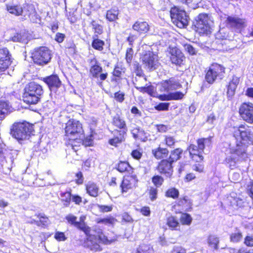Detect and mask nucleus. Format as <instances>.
I'll return each instance as SVG.
<instances>
[{"label": "nucleus", "mask_w": 253, "mask_h": 253, "mask_svg": "<svg viewBox=\"0 0 253 253\" xmlns=\"http://www.w3.org/2000/svg\"><path fill=\"white\" fill-rule=\"evenodd\" d=\"M32 130V126L28 123H14L10 129V134L18 140L28 138Z\"/></svg>", "instance_id": "nucleus-5"}, {"label": "nucleus", "mask_w": 253, "mask_h": 253, "mask_svg": "<svg viewBox=\"0 0 253 253\" xmlns=\"http://www.w3.org/2000/svg\"><path fill=\"white\" fill-rule=\"evenodd\" d=\"M170 15L172 22L178 27L182 28L188 25V16L186 15L185 11L180 10L174 7L171 9Z\"/></svg>", "instance_id": "nucleus-8"}, {"label": "nucleus", "mask_w": 253, "mask_h": 253, "mask_svg": "<svg viewBox=\"0 0 253 253\" xmlns=\"http://www.w3.org/2000/svg\"><path fill=\"white\" fill-rule=\"evenodd\" d=\"M180 221L182 224H190V216L187 213H182L180 217Z\"/></svg>", "instance_id": "nucleus-53"}, {"label": "nucleus", "mask_w": 253, "mask_h": 253, "mask_svg": "<svg viewBox=\"0 0 253 253\" xmlns=\"http://www.w3.org/2000/svg\"><path fill=\"white\" fill-rule=\"evenodd\" d=\"M132 29L140 34L146 33L149 30V26L146 22L136 21L132 26Z\"/></svg>", "instance_id": "nucleus-25"}, {"label": "nucleus", "mask_w": 253, "mask_h": 253, "mask_svg": "<svg viewBox=\"0 0 253 253\" xmlns=\"http://www.w3.org/2000/svg\"><path fill=\"white\" fill-rule=\"evenodd\" d=\"M179 191L175 188H170L166 192V196L167 197L172 198L174 199L178 197Z\"/></svg>", "instance_id": "nucleus-45"}, {"label": "nucleus", "mask_w": 253, "mask_h": 253, "mask_svg": "<svg viewBox=\"0 0 253 253\" xmlns=\"http://www.w3.org/2000/svg\"><path fill=\"white\" fill-rule=\"evenodd\" d=\"M117 169L119 171L124 172L125 171H129L131 168L127 162H120L117 166Z\"/></svg>", "instance_id": "nucleus-41"}, {"label": "nucleus", "mask_w": 253, "mask_h": 253, "mask_svg": "<svg viewBox=\"0 0 253 253\" xmlns=\"http://www.w3.org/2000/svg\"><path fill=\"white\" fill-rule=\"evenodd\" d=\"M168 153L166 148H158L157 150H153V153L155 157L158 159H162L165 157Z\"/></svg>", "instance_id": "nucleus-38"}, {"label": "nucleus", "mask_w": 253, "mask_h": 253, "mask_svg": "<svg viewBox=\"0 0 253 253\" xmlns=\"http://www.w3.org/2000/svg\"><path fill=\"white\" fill-rule=\"evenodd\" d=\"M116 221L117 220L113 217L98 219L97 221L98 223H103L106 225H113Z\"/></svg>", "instance_id": "nucleus-44"}, {"label": "nucleus", "mask_w": 253, "mask_h": 253, "mask_svg": "<svg viewBox=\"0 0 253 253\" xmlns=\"http://www.w3.org/2000/svg\"><path fill=\"white\" fill-rule=\"evenodd\" d=\"M239 113L244 120L253 123V104L250 102H245L240 107Z\"/></svg>", "instance_id": "nucleus-11"}, {"label": "nucleus", "mask_w": 253, "mask_h": 253, "mask_svg": "<svg viewBox=\"0 0 253 253\" xmlns=\"http://www.w3.org/2000/svg\"><path fill=\"white\" fill-rule=\"evenodd\" d=\"M40 97L31 92L29 89H24L23 95V100L24 102L29 104H36L40 101Z\"/></svg>", "instance_id": "nucleus-22"}, {"label": "nucleus", "mask_w": 253, "mask_h": 253, "mask_svg": "<svg viewBox=\"0 0 253 253\" xmlns=\"http://www.w3.org/2000/svg\"><path fill=\"white\" fill-rule=\"evenodd\" d=\"M102 68L99 65L97 61L94 59L91 62L90 73L92 77L98 79L100 81H104L108 76L107 73H102Z\"/></svg>", "instance_id": "nucleus-12"}, {"label": "nucleus", "mask_w": 253, "mask_h": 253, "mask_svg": "<svg viewBox=\"0 0 253 253\" xmlns=\"http://www.w3.org/2000/svg\"><path fill=\"white\" fill-rule=\"evenodd\" d=\"M132 134L133 135V137L135 139H138L142 140L143 141H145L144 138L143 139L142 137H140V134H144V132L143 130H140L137 128L133 129L132 130Z\"/></svg>", "instance_id": "nucleus-52"}, {"label": "nucleus", "mask_w": 253, "mask_h": 253, "mask_svg": "<svg viewBox=\"0 0 253 253\" xmlns=\"http://www.w3.org/2000/svg\"><path fill=\"white\" fill-rule=\"evenodd\" d=\"M12 111V108L9 103L4 100H0V119H4L5 116Z\"/></svg>", "instance_id": "nucleus-26"}, {"label": "nucleus", "mask_w": 253, "mask_h": 253, "mask_svg": "<svg viewBox=\"0 0 253 253\" xmlns=\"http://www.w3.org/2000/svg\"><path fill=\"white\" fill-rule=\"evenodd\" d=\"M91 25L94 31L93 36H96V37H98L99 35L103 33V29L102 26L99 24L97 22L92 20L91 22Z\"/></svg>", "instance_id": "nucleus-33"}, {"label": "nucleus", "mask_w": 253, "mask_h": 253, "mask_svg": "<svg viewBox=\"0 0 253 253\" xmlns=\"http://www.w3.org/2000/svg\"><path fill=\"white\" fill-rule=\"evenodd\" d=\"M172 163L166 160H162L159 164L157 169L161 173L165 174L166 176L170 177L172 173Z\"/></svg>", "instance_id": "nucleus-19"}, {"label": "nucleus", "mask_w": 253, "mask_h": 253, "mask_svg": "<svg viewBox=\"0 0 253 253\" xmlns=\"http://www.w3.org/2000/svg\"><path fill=\"white\" fill-rule=\"evenodd\" d=\"M136 182L135 179L131 176L125 178L121 185L122 192H126L128 190L132 189L135 186Z\"/></svg>", "instance_id": "nucleus-23"}, {"label": "nucleus", "mask_w": 253, "mask_h": 253, "mask_svg": "<svg viewBox=\"0 0 253 253\" xmlns=\"http://www.w3.org/2000/svg\"><path fill=\"white\" fill-rule=\"evenodd\" d=\"M170 59L172 63L175 65H180L182 63L184 56L180 50L177 48H172L170 51Z\"/></svg>", "instance_id": "nucleus-20"}, {"label": "nucleus", "mask_w": 253, "mask_h": 253, "mask_svg": "<svg viewBox=\"0 0 253 253\" xmlns=\"http://www.w3.org/2000/svg\"><path fill=\"white\" fill-rule=\"evenodd\" d=\"M240 78L233 76L232 80L229 82L227 86V96L229 99H231L234 95L235 90L239 84Z\"/></svg>", "instance_id": "nucleus-21"}, {"label": "nucleus", "mask_w": 253, "mask_h": 253, "mask_svg": "<svg viewBox=\"0 0 253 253\" xmlns=\"http://www.w3.org/2000/svg\"><path fill=\"white\" fill-rule=\"evenodd\" d=\"M225 68L220 64H213L209 68L205 79L209 84H212L216 80H221L224 77Z\"/></svg>", "instance_id": "nucleus-7"}, {"label": "nucleus", "mask_w": 253, "mask_h": 253, "mask_svg": "<svg viewBox=\"0 0 253 253\" xmlns=\"http://www.w3.org/2000/svg\"><path fill=\"white\" fill-rule=\"evenodd\" d=\"M230 155L227 156L225 160V164L231 169H234L237 163L240 160L245 159L246 158H242L240 149L232 146L230 149Z\"/></svg>", "instance_id": "nucleus-10"}, {"label": "nucleus", "mask_w": 253, "mask_h": 253, "mask_svg": "<svg viewBox=\"0 0 253 253\" xmlns=\"http://www.w3.org/2000/svg\"><path fill=\"white\" fill-rule=\"evenodd\" d=\"M233 195H230L227 197V201L229 202V205L234 209H237L242 207L243 206L244 202L239 197H237Z\"/></svg>", "instance_id": "nucleus-27"}, {"label": "nucleus", "mask_w": 253, "mask_h": 253, "mask_svg": "<svg viewBox=\"0 0 253 253\" xmlns=\"http://www.w3.org/2000/svg\"><path fill=\"white\" fill-rule=\"evenodd\" d=\"M76 182L78 184H81L84 182V177L81 171L77 172L76 174Z\"/></svg>", "instance_id": "nucleus-59"}, {"label": "nucleus", "mask_w": 253, "mask_h": 253, "mask_svg": "<svg viewBox=\"0 0 253 253\" xmlns=\"http://www.w3.org/2000/svg\"><path fill=\"white\" fill-rule=\"evenodd\" d=\"M225 22L227 27L237 30L246 26L245 19L235 16H227Z\"/></svg>", "instance_id": "nucleus-14"}, {"label": "nucleus", "mask_w": 253, "mask_h": 253, "mask_svg": "<svg viewBox=\"0 0 253 253\" xmlns=\"http://www.w3.org/2000/svg\"><path fill=\"white\" fill-rule=\"evenodd\" d=\"M118 10L112 9L108 10L106 14V18L110 21H114L117 19Z\"/></svg>", "instance_id": "nucleus-42"}, {"label": "nucleus", "mask_w": 253, "mask_h": 253, "mask_svg": "<svg viewBox=\"0 0 253 253\" xmlns=\"http://www.w3.org/2000/svg\"><path fill=\"white\" fill-rule=\"evenodd\" d=\"M65 38L64 34L58 33L56 34L55 40L58 42H62Z\"/></svg>", "instance_id": "nucleus-64"}, {"label": "nucleus", "mask_w": 253, "mask_h": 253, "mask_svg": "<svg viewBox=\"0 0 253 253\" xmlns=\"http://www.w3.org/2000/svg\"><path fill=\"white\" fill-rule=\"evenodd\" d=\"M42 81L48 85L50 90L59 88L61 85V82L56 75H52L43 78Z\"/></svg>", "instance_id": "nucleus-17"}, {"label": "nucleus", "mask_w": 253, "mask_h": 253, "mask_svg": "<svg viewBox=\"0 0 253 253\" xmlns=\"http://www.w3.org/2000/svg\"><path fill=\"white\" fill-rule=\"evenodd\" d=\"M169 94L170 100L181 99L184 96V94L180 91L170 92Z\"/></svg>", "instance_id": "nucleus-49"}, {"label": "nucleus", "mask_w": 253, "mask_h": 253, "mask_svg": "<svg viewBox=\"0 0 253 253\" xmlns=\"http://www.w3.org/2000/svg\"><path fill=\"white\" fill-rule=\"evenodd\" d=\"M137 89L142 93H147L151 96H153L155 93V88L150 85L148 86H136Z\"/></svg>", "instance_id": "nucleus-39"}, {"label": "nucleus", "mask_w": 253, "mask_h": 253, "mask_svg": "<svg viewBox=\"0 0 253 253\" xmlns=\"http://www.w3.org/2000/svg\"><path fill=\"white\" fill-rule=\"evenodd\" d=\"M161 86V90L167 92L177 89L181 86L179 82L174 78H170L163 82Z\"/></svg>", "instance_id": "nucleus-16"}, {"label": "nucleus", "mask_w": 253, "mask_h": 253, "mask_svg": "<svg viewBox=\"0 0 253 253\" xmlns=\"http://www.w3.org/2000/svg\"><path fill=\"white\" fill-rule=\"evenodd\" d=\"M169 105V103H160L155 108L159 111H166L168 110Z\"/></svg>", "instance_id": "nucleus-54"}, {"label": "nucleus", "mask_w": 253, "mask_h": 253, "mask_svg": "<svg viewBox=\"0 0 253 253\" xmlns=\"http://www.w3.org/2000/svg\"><path fill=\"white\" fill-rule=\"evenodd\" d=\"M98 210L102 212H107L109 211H111L113 207L112 206H105V205H100L99 204H96L94 206Z\"/></svg>", "instance_id": "nucleus-48"}, {"label": "nucleus", "mask_w": 253, "mask_h": 253, "mask_svg": "<svg viewBox=\"0 0 253 253\" xmlns=\"http://www.w3.org/2000/svg\"><path fill=\"white\" fill-rule=\"evenodd\" d=\"M156 127L158 131L162 133L166 132L170 129L169 126L163 124L157 125Z\"/></svg>", "instance_id": "nucleus-56"}, {"label": "nucleus", "mask_w": 253, "mask_h": 253, "mask_svg": "<svg viewBox=\"0 0 253 253\" xmlns=\"http://www.w3.org/2000/svg\"><path fill=\"white\" fill-rule=\"evenodd\" d=\"M25 88L27 90L29 89V91L36 95L37 96L41 97L43 93V90L42 86L35 82H31L27 84Z\"/></svg>", "instance_id": "nucleus-24"}, {"label": "nucleus", "mask_w": 253, "mask_h": 253, "mask_svg": "<svg viewBox=\"0 0 253 253\" xmlns=\"http://www.w3.org/2000/svg\"><path fill=\"white\" fill-rule=\"evenodd\" d=\"M144 67L149 71L157 69L159 66L158 56L153 52L148 51L141 57Z\"/></svg>", "instance_id": "nucleus-9"}, {"label": "nucleus", "mask_w": 253, "mask_h": 253, "mask_svg": "<svg viewBox=\"0 0 253 253\" xmlns=\"http://www.w3.org/2000/svg\"><path fill=\"white\" fill-rule=\"evenodd\" d=\"M230 238L231 242L233 243H237L242 238V233L239 231L232 233L230 235Z\"/></svg>", "instance_id": "nucleus-46"}, {"label": "nucleus", "mask_w": 253, "mask_h": 253, "mask_svg": "<svg viewBox=\"0 0 253 253\" xmlns=\"http://www.w3.org/2000/svg\"><path fill=\"white\" fill-rule=\"evenodd\" d=\"M244 244L249 247H253V237L247 236L244 241Z\"/></svg>", "instance_id": "nucleus-60"}, {"label": "nucleus", "mask_w": 253, "mask_h": 253, "mask_svg": "<svg viewBox=\"0 0 253 253\" xmlns=\"http://www.w3.org/2000/svg\"><path fill=\"white\" fill-rule=\"evenodd\" d=\"M11 55L6 48L0 49V72L7 69L11 63Z\"/></svg>", "instance_id": "nucleus-13"}, {"label": "nucleus", "mask_w": 253, "mask_h": 253, "mask_svg": "<svg viewBox=\"0 0 253 253\" xmlns=\"http://www.w3.org/2000/svg\"><path fill=\"white\" fill-rule=\"evenodd\" d=\"M167 224L171 230H177L179 227L177 219L173 216L168 218Z\"/></svg>", "instance_id": "nucleus-34"}, {"label": "nucleus", "mask_w": 253, "mask_h": 253, "mask_svg": "<svg viewBox=\"0 0 253 253\" xmlns=\"http://www.w3.org/2000/svg\"><path fill=\"white\" fill-rule=\"evenodd\" d=\"M133 51L131 48L127 49L126 53V60L127 63L131 62L132 58Z\"/></svg>", "instance_id": "nucleus-62"}, {"label": "nucleus", "mask_w": 253, "mask_h": 253, "mask_svg": "<svg viewBox=\"0 0 253 253\" xmlns=\"http://www.w3.org/2000/svg\"><path fill=\"white\" fill-rule=\"evenodd\" d=\"M31 57L35 64L44 66L51 59V51L45 46L36 48L31 52Z\"/></svg>", "instance_id": "nucleus-4"}, {"label": "nucleus", "mask_w": 253, "mask_h": 253, "mask_svg": "<svg viewBox=\"0 0 253 253\" xmlns=\"http://www.w3.org/2000/svg\"><path fill=\"white\" fill-rule=\"evenodd\" d=\"M208 139L201 138L197 140V146L191 145V165L192 163H196L193 164L192 169L197 172H201L203 170V166L201 162L203 159L202 153L205 149V141Z\"/></svg>", "instance_id": "nucleus-3"}, {"label": "nucleus", "mask_w": 253, "mask_h": 253, "mask_svg": "<svg viewBox=\"0 0 253 253\" xmlns=\"http://www.w3.org/2000/svg\"><path fill=\"white\" fill-rule=\"evenodd\" d=\"M38 218L39 219V222L41 226H45L48 224L49 219L47 217L45 216L44 215L40 214L37 215Z\"/></svg>", "instance_id": "nucleus-50"}, {"label": "nucleus", "mask_w": 253, "mask_h": 253, "mask_svg": "<svg viewBox=\"0 0 253 253\" xmlns=\"http://www.w3.org/2000/svg\"><path fill=\"white\" fill-rule=\"evenodd\" d=\"M182 150L180 149H176L171 152L170 155L169 161L172 163L177 161L180 158V155L182 153Z\"/></svg>", "instance_id": "nucleus-43"}, {"label": "nucleus", "mask_w": 253, "mask_h": 253, "mask_svg": "<svg viewBox=\"0 0 253 253\" xmlns=\"http://www.w3.org/2000/svg\"><path fill=\"white\" fill-rule=\"evenodd\" d=\"M66 219L68 221V222L71 224L74 225L75 227L78 228V221H77L76 220L77 217L71 214H68L66 216Z\"/></svg>", "instance_id": "nucleus-47"}, {"label": "nucleus", "mask_w": 253, "mask_h": 253, "mask_svg": "<svg viewBox=\"0 0 253 253\" xmlns=\"http://www.w3.org/2000/svg\"><path fill=\"white\" fill-rule=\"evenodd\" d=\"M55 238L59 241H64L66 240V237L63 232H57L54 235Z\"/></svg>", "instance_id": "nucleus-58"}, {"label": "nucleus", "mask_w": 253, "mask_h": 253, "mask_svg": "<svg viewBox=\"0 0 253 253\" xmlns=\"http://www.w3.org/2000/svg\"><path fill=\"white\" fill-rule=\"evenodd\" d=\"M92 47L94 49L99 51H102L104 49V46L105 45L104 41L99 39L98 37H96V36H92Z\"/></svg>", "instance_id": "nucleus-30"}, {"label": "nucleus", "mask_w": 253, "mask_h": 253, "mask_svg": "<svg viewBox=\"0 0 253 253\" xmlns=\"http://www.w3.org/2000/svg\"><path fill=\"white\" fill-rule=\"evenodd\" d=\"M115 98L119 102H122L124 100V94L122 92H117L114 94Z\"/></svg>", "instance_id": "nucleus-61"}, {"label": "nucleus", "mask_w": 253, "mask_h": 253, "mask_svg": "<svg viewBox=\"0 0 253 253\" xmlns=\"http://www.w3.org/2000/svg\"><path fill=\"white\" fill-rule=\"evenodd\" d=\"M72 196L71 193L69 192L61 194V201L63 203L64 207H67L69 206Z\"/></svg>", "instance_id": "nucleus-36"}, {"label": "nucleus", "mask_w": 253, "mask_h": 253, "mask_svg": "<svg viewBox=\"0 0 253 253\" xmlns=\"http://www.w3.org/2000/svg\"><path fill=\"white\" fill-rule=\"evenodd\" d=\"M117 132L119 133L118 135L113 138L109 140V143L110 145L117 147L118 144L121 143L122 142L125 141L126 134L125 131H118Z\"/></svg>", "instance_id": "nucleus-28"}, {"label": "nucleus", "mask_w": 253, "mask_h": 253, "mask_svg": "<svg viewBox=\"0 0 253 253\" xmlns=\"http://www.w3.org/2000/svg\"><path fill=\"white\" fill-rule=\"evenodd\" d=\"M113 125L116 127L121 129L120 131H125L126 134V132L127 131V128L126 126V124L124 120L119 116H115L113 118Z\"/></svg>", "instance_id": "nucleus-29"}, {"label": "nucleus", "mask_w": 253, "mask_h": 253, "mask_svg": "<svg viewBox=\"0 0 253 253\" xmlns=\"http://www.w3.org/2000/svg\"><path fill=\"white\" fill-rule=\"evenodd\" d=\"M87 193L91 196L96 197L98 196L99 189L94 183H89L86 186Z\"/></svg>", "instance_id": "nucleus-32"}, {"label": "nucleus", "mask_w": 253, "mask_h": 253, "mask_svg": "<svg viewBox=\"0 0 253 253\" xmlns=\"http://www.w3.org/2000/svg\"><path fill=\"white\" fill-rule=\"evenodd\" d=\"M219 238L214 235H210L207 239V243L209 247L212 250L218 249Z\"/></svg>", "instance_id": "nucleus-31"}, {"label": "nucleus", "mask_w": 253, "mask_h": 253, "mask_svg": "<svg viewBox=\"0 0 253 253\" xmlns=\"http://www.w3.org/2000/svg\"><path fill=\"white\" fill-rule=\"evenodd\" d=\"M13 162L12 154L6 149L0 148V170L6 164H12Z\"/></svg>", "instance_id": "nucleus-18"}, {"label": "nucleus", "mask_w": 253, "mask_h": 253, "mask_svg": "<svg viewBox=\"0 0 253 253\" xmlns=\"http://www.w3.org/2000/svg\"><path fill=\"white\" fill-rule=\"evenodd\" d=\"M163 181V178L159 175L154 176L152 178V182L156 187H159L161 186Z\"/></svg>", "instance_id": "nucleus-51"}, {"label": "nucleus", "mask_w": 253, "mask_h": 253, "mask_svg": "<svg viewBox=\"0 0 253 253\" xmlns=\"http://www.w3.org/2000/svg\"><path fill=\"white\" fill-rule=\"evenodd\" d=\"M131 156L132 157L136 160H139L142 156V154L137 150L132 151L131 152Z\"/></svg>", "instance_id": "nucleus-63"}, {"label": "nucleus", "mask_w": 253, "mask_h": 253, "mask_svg": "<svg viewBox=\"0 0 253 253\" xmlns=\"http://www.w3.org/2000/svg\"><path fill=\"white\" fill-rule=\"evenodd\" d=\"M7 10L11 14L18 16L23 12L22 7L20 5H10L7 6Z\"/></svg>", "instance_id": "nucleus-37"}, {"label": "nucleus", "mask_w": 253, "mask_h": 253, "mask_svg": "<svg viewBox=\"0 0 253 253\" xmlns=\"http://www.w3.org/2000/svg\"><path fill=\"white\" fill-rule=\"evenodd\" d=\"M65 132V139H68L70 141L68 145L75 151H77L78 147L81 144L84 145V143L82 125L77 120H69L66 124Z\"/></svg>", "instance_id": "nucleus-1"}, {"label": "nucleus", "mask_w": 253, "mask_h": 253, "mask_svg": "<svg viewBox=\"0 0 253 253\" xmlns=\"http://www.w3.org/2000/svg\"><path fill=\"white\" fill-rule=\"evenodd\" d=\"M166 144L169 147L173 146L175 143L174 138L170 136H165Z\"/></svg>", "instance_id": "nucleus-57"}, {"label": "nucleus", "mask_w": 253, "mask_h": 253, "mask_svg": "<svg viewBox=\"0 0 253 253\" xmlns=\"http://www.w3.org/2000/svg\"><path fill=\"white\" fill-rule=\"evenodd\" d=\"M85 216L82 215L80 217V221L78 222V229L83 231L85 234L89 232V227L86 225L84 220Z\"/></svg>", "instance_id": "nucleus-40"}, {"label": "nucleus", "mask_w": 253, "mask_h": 253, "mask_svg": "<svg viewBox=\"0 0 253 253\" xmlns=\"http://www.w3.org/2000/svg\"><path fill=\"white\" fill-rule=\"evenodd\" d=\"M213 23V21L207 14H200L196 19L195 28L199 34L208 35L211 32Z\"/></svg>", "instance_id": "nucleus-6"}, {"label": "nucleus", "mask_w": 253, "mask_h": 253, "mask_svg": "<svg viewBox=\"0 0 253 253\" xmlns=\"http://www.w3.org/2000/svg\"><path fill=\"white\" fill-rule=\"evenodd\" d=\"M102 235L99 236V238L96 236L90 235L87 238L86 244L88 248L92 251H100L101 250L99 245L101 242H105V240L102 239Z\"/></svg>", "instance_id": "nucleus-15"}, {"label": "nucleus", "mask_w": 253, "mask_h": 253, "mask_svg": "<svg viewBox=\"0 0 253 253\" xmlns=\"http://www.w3.org/2000/svg\"><path fill=\"white\" fill-rule=\"evenodd\" d=\"M158 190L154 187H150L149 189L150 198L152 201L155 200L157 198Z\"/></svg>", "instance_id": "nucleus-55"}, {"label": "nucleus", "mask_w": 253, "mask_h": 253, "mask_svg": "<svg viewBox=\"0 0 253 253\" xmlns=\"http://www.w3.org/2000/svg\"><path fill=\"white\" fill-rule=\"evenodd\" d=\"M154 251L149 245L141 244L133 253H153Z\"/></svg>", "instance_id": "nucleus-35"}, {"label": "nucleus", "mask_w": 253, "mask_h": 253, "mask_svg": "<svg viewBox=\"0 0 253 253\" xmlns=\"http://www.w3.org/2000/svg\"><path fill=\"white\" fill-rule=\"evenodd\" d=\"M234 136L237 140L236 147L240 149L242 158H247L246 152L248 144L252 142L250 131L244 125H241L234 131Z\"/></svg>", "instance_id": "nucleus-2"}]
</instances>
